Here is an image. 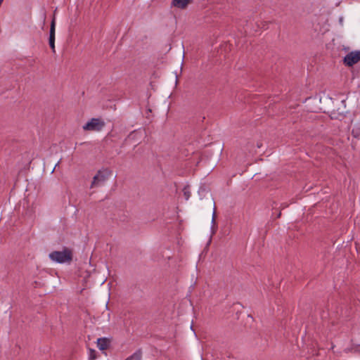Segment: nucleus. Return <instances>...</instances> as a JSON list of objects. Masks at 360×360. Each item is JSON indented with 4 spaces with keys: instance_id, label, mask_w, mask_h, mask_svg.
Listing matches in <instances>:
<instances>
[{
    "instance_id": "f257e3e1",
    "label": "nucleus",
    "mask_w": 360,
    "mask_h": 360,
    "mask_svg": "<svg viewBox=\"0 0 360 360\" xmlns=\"http://www.w3.org/2000/svg\"><path fill=\"white\" fill-rule=\"evenodd\" d=\"M49 258L57 263L70 262L72 260V251L65 248L62 251H53L49 254Z\"/></svg>"
},
{
    "instance_id": "f03ea898",
    "label": "nucleus",
    "mask_w": 360,
    "mask_h": 360,
    "mask_svg": "<svg viewBox=\"0 0 360 360\" xmlns=\"http://www.w3.org/2000/svg\"><path fill=\"white\" fill-rule=\"evenodd\" d=\"M110 175V172L108 169L99 170L93 178L91 188H92L94 187H98L103 185L106 180L109 178Z\"/></svg>"
},
{
    "instance_id": "7ed1b4c3",
    "label": "nucleus",
    "mask_w": 360,
    "mask_h": 360,
    "mask_svg": "<svg viewBox=\"0 0 360 360\" xmlns=\"http://www.w3.org/2000/svg\"><path fill=\"white\" fill-rule=\"evenodd\" d=\"M105 126V122L99 118L91 119L85 125L83 126V129L86 131H99Z\"/></svg>"
},
{
    "instance_id": "20e7f679",
    "label": "nucleus",
    "mask_w": 360,
    "mask_h": 360,
    "mask_svg": "<svg viewBox=\"0 0 360 360\" xmlns=\"http://www.w3.org/2000/svg\"><path fill=\"white\" fill-rule=\"evenodd\" d=\"M360 60V51H352L344 58V63L348 66H352Z\"/></svg>"
},
{
    "instance_id": "39448f33",
    "label": "nucleus",
    "mask_w": 360,
    "mask_h": 360,
    "mask_svg": "<svg viewBox=\"0 0 360 360\" xmlns=\"http://www.w3.org/2000/svg\"><path fill=\"white\" fill-rule=\"evenodd\" d=\"M55 34H56V18L53 16L51 22V27H50V33H49V46L52 50V51L54 53L55 51Z\"/></svg>"
},
{
    "instance_id": "423d86ee",
    "label": "nucleus",
    "mask_w": 360,
    "mask_h": 360,
    "mask_svg": "<svg viewBox=\"0 0 360 360\" xmlns=\"http://www.w3.org/2000/svg\"><path fill=\"white\" fill-rule=\"evenodd\" d=\"M191 3V0H172L171 6L180 9H184Z\"/></svg>"
},
{
    "instance_id": "0eeeda50",
    "label": "nucleus",
    "mask_w": 360,
    "mask_h": 360,
    "mask_svg": "<svg viewBox=\"0 0 360 360\" xmlns=\"http://www.w3.org/2000/svg\"><path fill=\"white\" fill-rule=\"evenodd\" d=\"M108 340L105 338H98L97 340V347L100 350H105L108 347Z\"/></svg>"
},
{
    "instance_id": "6e6552de",
    "label": "nucleus",
    "mask_w": 360,
    "mask_h": 360,
    "mask_svg": "<svg viewBox=\"0 0 360 360\" xmlns=\"http://www.w3.org/2000/svg\"><path fill=\"white\" fill-rule=\"evenodd\" d=\"M141 356L142 353L140 350H139L128 357L126 360H141Z\"/></svg>"
},
{
    "instance_id": "1a4fd4ad",
    "label": "nucleus",
    "mask_w": 360,
    "mask_h": 360,
    "mask_svg": "<svg viewBox=\"0 0 360 360\" xmlns=\"http://www.w3.org/2000/svg\"><path fill=\"white\" fill-rule=\"evenodd\" d=\"M184 195L186 200H188L191 196V193L188 191L184 190Z\"/></svg>"
},
{
    "instance_id": "9d476101",
    "label": "nucleus",
    "mask_w": 360,
    "mask_h": 360,
    "mask_svg": "<svg viewBox=\"0 0 360 360\" xmlns=\"http://www.w3.org/2000/svg\"><path fill=\"white\" fill-rule=\"evenodd\" d=\"M95 350L94 349H90V359H96V355H95Z\"/></svg>"
},
{
    "instance_id": "9b49d317",
    "label": "nucleus",
    "mask_w": 360,
    "mask_h": 360,
    "mask_svg": "<svg viewBox=\"0 0 360 360\" xmlns=\"http://www.w3.org/2000/svg\"><path fill=\"white\" fill-rule=\"evenodd\" d=\"M352 134H353V135H354V137H356V138L359 137V133L355 132V131H354V130H352Z\"/></svg>"
},
{
    "instance_id": "f8f14e48",
    "label": "nucleus",
    "mask_w": 360,
    "mask_h": 360,
    "mask_svg": "<svg viewBox=\"0 0 360 360\" xmlns=\"http://www.w3.org/2000/svg\"><path fill=\"white\" fill-rule=\"evenodd\" d=\"M214 217H215V212H214L213 216H212V222L214 221Z\"/></svg>"
},
{
    "instance_id": "ddd939ff",
    "label": "nucleus",
    "mask_w": 360,
    "mask_h": 360,
    "mask_svg": "<svg viewBox=\"0 0 360 360\" xmlns=\"http://www.w3.org/2000/svg\"><path fill=\"white\" fill-rule=\"evenodd\" d=\"M359 349H360V346H358V347L355 349V352L359 351Z\"/></svg>"
},
{
    "instance_id": "4468645a",
    "label": "nucleus",
    "mask_w": 360,
    "mask_h": 360,
    "mask_svg": "<svg viewBox=\"0 0 360 360\" xmlns=\"http://www.w3.org/2000/svg\"><path fill=\"white\" fill-rule=\"evenodd\" d=\"M349 351H350V349H345V352H349Z\"/></svg>"
}]
</instances>
